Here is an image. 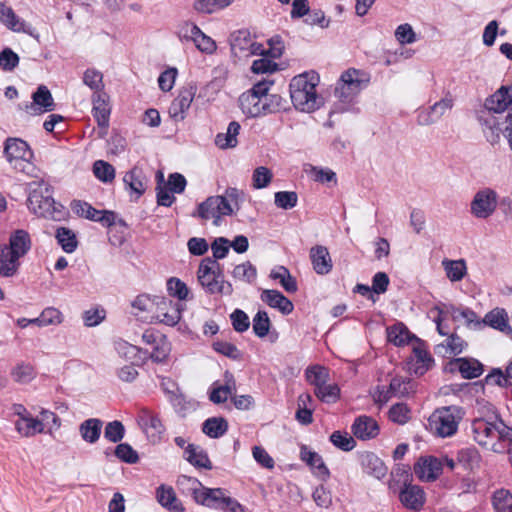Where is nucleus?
Listing matches in <instances>:
<instances>
[{
	"mask_svg": "<svg viewBox=\"0 0 512 512\" xmlns=\"http://www.w3.org/2000/svg\"><path fill=\"white\" fill-rule=\"evenodd\" d=\"M476 416L471 421L469 435L481 447L494 453H504L512 444V427L506 425L495 406L485 399L476 401Z\"/></svg>",
	"mask_w": 512,
	"mask_h": 512,
	"instance_id": "1",
	"label": "nucleus"
},
{
	"mask_svg": "<svg viewBox=\"0 0 512 512\" xmlns=\"http://www.w3.org/2000/svg\"><path fill=\"white\" fill-rule=\"evenodd\" d=\"M41 175L28 184V209L38 217L60 221L65 216L64 207L55 202L51 185Z\"/></svg>",
	"mask_w": 512,
	"mask_h": 512,
	"instance_id": "2",
	"label": "nucleus"
},
{
	"mask_svg": "<svg viewBox=\"0 0 512 512\" xmlns=\"http://www.w3.org/2000/svg\"><path fill=\"white\" fill-rule=\"evenodd\" d=\"M319 75L314 72H304L292 78L289 90L294 107L302 112H312L319 108V98L316 87Z\"/></svg>",
	"mask_w": 512,
	"mask_h": 512,
	"instance_id": "3",
	"label": "nucleus"
},
{
	"mask_svg": "<svg viewBox=\"0 0 512 512\" xmlns=\"http://www.w3.org/2000/svg\"><path fill=\"white\" fill-rule=\"evenodd\" d=\"M511 104L512 96L509 93V89L505 86H501L485 101V107L488 112L479 115L478 120L482 126L487 141L492 145L499 142L501 130L500 123L492 112L503 113Z\"/></svg>",
	"mask_w": 512,
	"mask_h": 512,
	"instance_id": "4",
	"label": "nucleus"
},
{
	"mask_svg": "<svg viewBox=\"0 0 512 512\" xmlns=\"http://www.w3.org/2000/svg\"><path fill=\"white\" fill-rule=\"evenodd\" d=\"M242 196L240 190L228 187L223 195L210 196L197 207V216L204 220L213 219L218 225L224 216H231L235 209H239V200Z\"/></svg>",
	"mask_w": 512,
	"mask_h": 512,
	"instance_id": "5",
	"label": "nucleus"
},
{
	"mask_svg": "<svg viewBox=\"0 0 512 512\" xmlns=\"http://www.w3.org/2000/svg\"><path fill=\"white\" fill-rule=\"evenodd\" d=\"M3 155L16 172L32 178H39L41 170L33 163L34 153L29 144L21 138L8 137L4 142Z\"/></svg>",
	"mask_w": 512,
	"mask_h": 512,
	"instance_id": "6",
	"label": "nucleus"
},
{
	"mask_svg": "<svg viewBox=\"0 0 512 512\" xmlns=\"http://www.w3.org/2000/svg\"><path fill=\"white\" fill-rule=\"evenodd\" d=\"M197 279L201 287L208 294L231 295L233 286L224 279L223 268L220 263L210 257L201 260L198 270Z\"/></svg>",
	"mask_w": 512,
	"mask_h": 512,
	"instance_id": "7",
	"label": "nucleus"
},
{
	"mask_svg": "<svg viewBox=\"0 0 512 512\" xmlns=\"http://www.w3.org/2000/svg\"><path fill=\"white\" fill-rule=\"evenodd\" d=\"M464 414L463 408L456 405L437 408L428 418L427 429L439 438L452 437L457 433Z\"/></svg>",
	"mask_w": 512,
	"mask_h": 512,
	"instance_id": "8",
	"label": "nucleus"
},
{
	"mask_svg": "<svg viewBox=\"0 0 512 512\" xmlns=\"http://www.w3.org/2000/svg\"><path fill=\"white\" fill-rule=\"evenodd\" d=\"M196 503L224 512H245V507L236 499L226 496L221 488L204 487L201 492H198Z\"/></svg>",
	"mask_w": 512,
	"mask_h": 512,
	"instance_id": "9",
	"label": "nucleus"
},
{
	"mask_svg": "<svg viewBox=\"0 0 512 512\" xmlns=\"http://www.w3.org/2000/svg\"><path fill=\"white\" fill-rule=\"evenodd\" d=\"M231 50L235 55L243 54V56L264 55L265 47L261 43H257L254 37L247 29H240L230 35Z\"/></svg>",
	"mask_w": 512,
	"mask_h": 512,
	"instance_id": "10",
	"label": "nucleus"
},
{
	"mask_svg": "<svg viewBox=\"0 0 512 512\" xmlns=\"http://www.w3.org/2000/svg\"><path fill=\"white\" fill-rule=\"evenodd\" d=\"M497 207V193L490 189L485 188L479 190L471 202V213L479 219L488 218L493 214Z\"/></svg>",
	"mask_w": 512,
	"mask_h": 512,
	"instance_id": "11",
	"label": "nucleus"
},
{
	"mask_svg": "<svg viewBox=\"0 0 512 512\" xmlns=\"http://www.w3.org/2000/svg\"><path fill=\"white\" fill-rule=\"evenodd\" d=\"M454 106L453 98L448 94L435 102L427 109L420 110L417 114V123L421 126H429L438 122L441 117Z\"/></svg>",
	"mask_w": 512,
	"mask_h": 512,
	"instance_id": "12",
	"label": "nucleus"
},
{
	"mask_svg": "<svg viewBox=\"0 0 512 512\" xmlns=\"http://www.w3.org/2000/svg\"><path fill=\"white\" fill-rule=\"evenodd\" d=\"M184 305L170 299L160 298L157 302L156 319L165 325L175 326L181 319Z\"/></svg>",
	"mask_w": 512,
	"mask_h": 512,
	"instance_id": "13",
	"label": "nucleus"
},
{
	"mask_svg": "<svg viewBox=\"0 0 512 512\" xmlns=\"http://www.w3.org/2000/svg\"><path fill=\"white\" fill-rule=\"evenodd\" d=\"M196 87L189 86L180 91L179 95L172 101L168 113L170 117L176 121H182L186 117L191 103L195 97Z\"/></svg>",
	"mask_w": 512,
	"mask_h": 512,
	"instance_id": "14",
	"label": "nucleus"
},
{
	"mask_svg": "<svg viewBox=\"0 0 512 512\" xmlns=\"http://www.w3.org/2000/svg\"><path fill=\"white\" fill-rule=\"evenodd\" d=\"M32 102L26 104L25 110L30 114H42L55 109V103L51 92L45 85H40L32 94Z\"/></svg>",
	"mask_w": 512,
	"mask_h": 512,
	"instance_id": "15",
	"label": "nucleus"
},
{
	"mask_svg": "<svg viewBox=\"0 0 512 512\" xmlns=\"http://www.w3.org/2000/svg\"><path fill=\"white\" fill-rule=\"evenodd\" d=\"M443 463L436 457L420 458L414 464L415 475L424 481H434L442 473Z\"/></svg>",
	"mask_w": 512,
	"mask_h": 512,
	"instance_id": "16",
	"label": "nucleus"
},
{
	"mask_svg": "<svg viewBox=\"0 0 512 512\" xmlns=\"http://www.w3.org/2000/svg\"><path fill=\"white\" fill-rule=\"evenodd\" d=\"M309 258L313 270L318 275H327L333 268L329 250L323 245H315L309 251Z\"/></svg>",
	"mask_w": 512,
	"mask_h": 512,
	"instance_id": "17",
	"label": "nucleus"
},
{
	"mask_svg": "<svg viewBox=\"0 0 512 512\" xmlns=\"http://www.w3.org/2000/svg\"><path fill=\"white\" fill-rule=\"evenodd\" d=\"M351 429L354 436L361 440L372 439L379 434V425L376 420L366 415L357 417Z\"/></svg>",
	"mask_w": 512,
	"mask_h": 512,
	"instance_id": "18",
	"label": "nucleus"
},
{
	"mask_svg": "<svg viewBox=\"0 0 512 512\" xmlns=\"http://www.w3.org/2000/svg\"><path fill=\"white\" fill-rule=\"evenodd\" d=\"M362 469L369 475L382 479L387 474V467L384 462L373 452L365 451L359 455Z\"/></svg>",
	"mask_w": 512,
	"mask_h": 512,
	"instance_id": "19",
	"label": "nucleus"
},
{
	"mask_svg": "<svg viewBox=\"0 0 512 512\" xmlns=\"http://www.w3.org/2000/svg\"><path fill=\"white\" fill-rule=\"evenodd\" d=\"M138 423L153 442L158 441L164 432V426L159 417L148 410L141 412Z\"/></svg>",
	"mask_w": 512,
	"mask_h": 512,
	"instance_id": "20",
	"label": "nucleus"
},
{
	"mask_svg": "<svg viewBox=\"0 0 512 512\" xmlns=\"http://www.w3.org/2000/svg\"><path fill=\"white\" fill-rule=\"evenodd\" d=\"M261 300L271 308L289 315L294 310L293 303L278 290L265 289L260 295Z\"/></svg>",
	"mask_w": 512,
	"mask_h": 512,
	"instance_id": "21",
	"label": "nucleus"
},
{
	"mask_svg": "<svg viewBox=\"0 0 512 512\" xmlns=\"http://www.w3.org/2000/svg\"><path fill=\"white\" fill-rule=\"evenodd\" d=\"M3 246L8 248L13 255L22 258L31 249L30 235L25 230H15L9 237V244Z\"/></svg>",
	"mask_w": 512,
	"mask_h": 512,
	"instance_id": "22",
	"label": "nucleus"
},
{
	"mask_svg": "<svg viewBox=\"0 0 512 512\" xmlns=\"http://www.w3.org/2000/svg\"><path fill=\"white\" fill-rule=\"evenodd\" d=\"M92 104L93 117L97 121V124L102 128L108 127L111 108L108 102L107 94L104 92L93 94Z\"/></svg>",
	"mask_w": 512,
	"mask_h": 512,
	"instance_id": "23",
	"label": "nucleus"
},
{
	"mask_svg": "<svg viewBox=\"0 0 512 512\" xmlns=\"http://www.w3.org/2000/svg\"><path fill=\"white\" fill-rule=\"evenodd\" d=\"M300 459L305 462L318 477L323 479L329 477V469L326 467L322 457L318 453L310 450L306 445H302L300 448Z\"/></svg>",
	"mask_w": 512,
	"mask_h": 512,
	"instance_id": "24",
	"label": "nucleus"
},
{
	"mask_svg": "<svg viewBox=\"0 0 512 512\" xmlns=\"http://www.w3.org/2000/svg\"><path fill=\"white\" fill-rule=\"evenodd\" d=\"M158 503L170 512H184V506L177 498L174 489L170 486L160 485L156 490Z\"/></svg>",
	"mask_w": 512,
	"mask_h": 512,
	"instance_id": "25",
	"label": "nucleus"
},
{
	"mask_svg": "<svg viewBox=\"0 0 512 512\" xmlns=\"http://www.w3.org/2000/svg\"><path fill=\"white\" fill-rule=\"evenodd\" d=\"M334 95L337 98V101L333 105L331 114L348 111L351 103L358 95V93L353 91L349 86H345V84L341 81H338L335 87Z\"/></svg>",
	"mask_w": 512,
	"mask_h": 512,
	"instance_id": "26",
	"label": "nucleus"
},
{
	"mask_svg": "<svg viewBox=\"0 0 512 512\" xmlns=\"http://www.w3.org/2000/svg\"><path fill=\"white\" fill-rule=\"evenodd\" d=\"M265 98H259L250 92H245L239 97V105L242 112L248 117H258L265 112Z\"/></svg>",
	"mask_w": 512,
	"mask_h": 512,
	"instance_id": "27",
	"label": "nucleus"
},
{
	"mask_svg": "<svg viewBox=\"0 0 512 512\" xmlns=\"http://www.w3.org/2000/svg\"><path fill=\"white\" fill-rule=\"evenodd\" d=\"M425 494L421 487L406 484L400 493V501L410 509L417 510L424 504Z\"/></svg>",
	"mask_w": 512,
	"mask_h": 512,
	"instance_id": "28",
	"label": "nucleus"
},
{
	"mask_svg": "<svg viewBox=\"0 0 512 512\" xmlns=\"http://www.w3.org/2000/svg\"><path fill=\"white\" fill-rule=\"evenodd\" d=\"M145 176L143 171L139 167H133L131 170L125 173L123 182L126 189H129L131 193L136 195L138 199L145 192Z\"/></svg>",
	"mask_w": 512,
	"mask_h": 512,
	"instance_id": "29",
	"label": "nucleus"
},
{
	"mask_svg": "<svg viewBox=\"0 0 512 512\" xmlns=\"http://www.w3.org/2000/svg\"><path fill=\"white\" fill-rule=\"evenodd\" d=\"M454 322H463L468 328L478 329L482 322L478 315L469 308L455 307L451 305L448 309Z\"/></svg>",
	"mask_w": 512,
	"mask_h": 512,
	"instance_id": "30",
	"label": "nucleus"
},
{
	"mask_svg": "<svg viewBox=\"0 0 512 512\" xmlns=\"http://www.w3.org/2000/svg\"><path fill=\"white\" fill-rule=\"evenodd\" d=\"M369 75L361 70L349 69L342 73L339 81L349 86L353 91L359 93L369 83Z\"/></svg>",
	"mask_w": 512,
	"mask_h": 512,
	"instance_id": "31",
	"label": "nucleus"
},
{
	"mask_svg": "<svg viewBox=\"0 0 512 512\" xmlns=\"http://www.w3.org/2000/svg\"><path fill=\"white\" fill-rule=\"evenodd\" d=\"M432 362L433 360L431 356L425 349L421 347H414L413 355L408 363L409 370L413 371L417 375H423L429 370Z\"/></svg>",
	"mask_w": 512,
	"mask_h": 512,
	"instance_id": "32",
	"label": "nucleus"
},
{
	"mask_svg": "<svg viewBox=\"0 0 512 512\" xmlns=\"http://www.w3.org/2000/svg\"><path fill=\"white\" fill-rule=\"evenodd\" d=\"M184 458L194 467L207 470L212 469L211 461L208 454L200 446L188 444L184 452Z\"/></svg>",
	"mask_w": 512,
	"mask_h": 512,
	"instance_id": "33",
	"label": "nucleus"
},
{
	"mask_svg": "<svg viewBox=\"0 0 512 512\" xmlns=\"http://www.w3.org/2000/svg\"><path fill=\"white\" fill-rule=\"evenodd\" d=\"M19 257L13 255L8 248L0 246V276H14L20 266Z\"/></svg>",
	"mask_w": 512,
	"mask_h": 512,
	"instance_id": "34",
	"label": "nucleus"
},
{
	"mask_svg": "<svg viewBox=\"0 0 512 512\" xmlns=\"http://www.w3.org/2000/svg\"><path fill=\"white\" fill-rule=\"evenodd\" d=\"M15 429L23 437H32L44 431V424L31 415L22 416L15 422Z\"/></svg>",
	"mask_w": 512,
	"mask_h": 512,
	"instance_id": "35",
	"label": "nucleus"
},
{
	"mask_svg": "<svg viewBox=\"0 0 512 512\" xmlns=\"http://www.w3.org/2000/svg\"><path fill=\"white\" fill-rule=\"evenodd\" d=\"M456 461L464 469L474 470L480 466L481 455L478 449L474 446L464 447L458 450L456 454Z\"/></svg>",
	"mask_w": 512,
	"mask_h": 512,
	"instance_id": "36",
	"label": "nucleus"
},
{
	"mask_svg": "<svg viewBox=\"0 0 512 512\" xmlns=\"http://www.w3.org/2000/svg\"><path fill=\"white\" fill-rule=\"evenodd\" d=\"M467 347V343L457 334L448 335L443 343L436 346L435 352L443 356L461 354Z\"/></svg>",
	"mask_w": 512,
	"mask_h": 512,
	"instance_id": "37",
	"label": "nucleus"
},
{
	"mask_svg": "<svg viewBox=\"0 0 512 512\" xmlns=\"http://www.w3.org/2000/svg\"><path fill=\"white\" fill-rule=\"evenodd\" d=\"M452 363L465 379L477 378L483 373V365L473 358H456Z\"/></svg>",
	"mask_w": 512,
	"mask_h": 512,
	"instance_id": "38",
	"label": "nucleus"
},
{
	"mask_svg": "<svg viewBox=\"0 0 512 512\" xmlns=\"http://www.w3.org/2000/svg\"><path fill=\"white\" fill-rule=\"evenodd\" d=\"M241 126L237 121H232L227 127L226 133H218L215 137V144L221 149L234 148L238 144L237 136Z\"/></svg>",
	"mask_w": 512,
	"mask_h": 512,
	"instance_id": "39",
	"label": "nucleus"
},
{
	"mask_svg": "<svg viewBox=\"0 0 512 512\" xmlns=\"http://www.w3.org/2000/svg\"><path fill=\"white\" fill-rule=\"evenodd\" d=\"M102 421L97 418H90L83 421L79 426L82 439L90 444L97 442L101 435Z\"/></svg>",
	"mask_w": 512,
	"mask_h": 512,
	"instance_id": "40",
	"label": "nucleus"
},
{
	"mask_svg": "<svg viewBox=\"0 0 512 512\" xmlns=\"http://www.w3.org/2000/svg\"><path fill=\"white\" fill-rule=\"evenodd\" d=\"M270 278L278 280L283 289L288 293H295L298 290L296 279L284 266H277L270 272Z\"/></svg>",
	"mask_w": 512,
	"mask_h": 512,
	"instance_id": "41",
	"label": "nucleus"
},
{
	"mask_svg": "<svg viewBox=\"0 0 512 512\" xmlns=\"http://www.w3.org/2000/svg\"><path fill=\"white\" fill-rule=\"evenodd\" d=\"M481 322L482 326L488 325L502 332L509 328L507 313L501 308H495L488 312Z\"/></svg>",
	"mask_w": 512,
	"mask_h": 512,
	"instance_id": "42",
	"label": "nucleus"
},
{
	"mask_svg": "<svg viewBox=\"0 0 512 512\" xmlns=\"http://www.w3.org/2000/svg\"><path fill=\"white\" fill-rule=\"evenodd\" d=\"M443 269L446 272L447 278L451 282H458L464 278L467 273L466 262L463 259L449 260L444 259L442 261Z\"/></svg>",
	"mask_w": 512,
	"mask_h": 512,
	"instance_id": "43",
	"label": "nucleus"
},
{
	"mask_svg": "<svg viewBox=\"0 0 512 512\" xmlns=\"http://www.w3.org/2000/svg\"><path fill=\"white\" fill-rule=\"evenodd\" d=\"M228 429L227 421L222 417H211L204 421L202 431L210 438L223 436Z\"/></svg>",
	"mask_w": 512,
	"mask_h": 512,
	"instance_id": "44",
	"label": "nucleus"
},
{
	"mask_svg": "<svg viewBox=\"0 0 512 512\" xmlns=\"http://www.w3.org/2000/svg\"><path fill=\"white\" fill-rule=\"evenodd\" d=\"M55 238L66 253H73L77 249L78 240L71 229L66 227L57 228Z\"/></svg>",
	"mask_w": 512,
	"mask_h": 512,
	"instance_id": "45",
	"label": "nucleus"
},
{
	"mask_svg": "<svg viewBox=\"0 0 512 512\" xmlns=\"http://www.w3.org/2000/svg\"><path fill=\"white\" fill-rule=\"evenodd\" d=\"M0 22L12 31H24V22L20 21L13 9L4 3H0Z\"/></svg>",
	"mask_w": 512,
	"mask_h": 512,
	"instance_id": "46",
	"label": "nucleus"
},
{
	"mask_svg": "<svg viewBox=\"0 0 512 512\" xmlns=\"http://www.w3.org/2000/svg\"><path fill=\"white\" fill-rule=\"evenodd\" d=\"M315 396L323 403L333 404L340 399V388L336 383L326 382L314 389Z\"/></svg>",
	"mask_w": 512,
	"mask_h": 512,
	"instance_id": "47",
	"label": "nucleus"
},
{
	"mask_svg": "<svg viewBox=\"0 0 512 512\" xmlns=\"http://www.w3.org/2000/svg\"><path fill=\"white\" fill-rule=\"evenodd\" d=\"M306 380L317 389L319 386L324 385L329 380V371L321 365L309 366L305 370Z\"/></svg>",
	"mask_w": 512,
	"mask_h": 512,
	"instance_id": "48",
	"label": "nucleus"
},
{
	"mask_svg": "<svg viewBox=\"0 0 512 512\" xmlns=\"http://www.w3.org/2000/svg\"><path fill=\"white\" fill-rule=\"evenodd\" d=\"M388 341L396 346H403L410 340V332L403 323H396L387 328Z\"/></svg>",
	"mask_w": 512,
	"mask_h": 512,
	"instance_id": "49",
	"label": "nucleus"
},
{
	"mask_svg": "<svg viewBox=\"0 0 512 512\" xmlns=\"http://www.w3.org/2000/svg\"><path fill=\"white\" fill-rule=\"evenodd\" d=\"M389 387L393 397H406L414 392V383L407 378L394 377L391 379Z\"/></svg>",
	"mask_w": 512,
	"mask_h": 512,
	"instance_id": "50",
	"label": "nucleus"
},
{
	"mask_svg": "<svg viewBox=\"0 0 512 512\" xmlns=\"http://www.w3.org/2000/svg\"><path fill=\"white\" fill-rule=\"evenodd\" d=\"M177 486L182 490V492L190 494L195 501L196 496H198V492H201L204 488L197 478L187 475H180L178 477Z\"/></svg>",
	"mask_w": 512,
	"mask_h": 512,
	"instance_id": "51",
	"label": "nucleus"
},
{
	"mask_svg": "<svg viewBox=\"0 0 512 512\" xmlns=\"http://www.w3.org/2000/svg\"><path fill=\"white\" fill-rule=\"evenodd\" d=\"M83 83L93 91V94L103 92V74L95 68H88L84 72Z\"/></svg>",
	"mask_w": 512,
	"mask_h": 512,
	"instance_id": "52",
	"label": "nucleus"
},
{
	"mask_svg": "<svg viewBox=\"0 0 512 512\" xmlns=\"http://www.w3.org/2000/svg\"><path fill=\"white\" fill-rule=\"evenodd\" d=\"M93 173L103 183H111L115 178V168L104 160L93 163Z\"/></svg>",
	"mask_w": 512,
	"mask_h": 512,
	"instance_id": "53",
	"label": "nucleus"
},
{
	"mask_svg": "<svg viewBox=\"0 0 512 512\" xmlns=\"http://www.w3.org/2000/svg\"><path fill=\"white\" fill-rule=\"evenodd\" d=\"M232 276L236 280L250 284L256 279L257 270L250 262H245L234 267Z\"/></svg>",
	"mask_w": 512,
	"mask_h": 512,
	"instance_id": "54",
	"label": "nucleus"
},
{
	"mask_svg": "<svg viewBox=\"0 0 512 512\" xmlns=\"http://www.w3.org/2000/svg\"><path fill=\"white\" fill-rule=\"evenodd\" d=\"M298 203V194L295 191H278L274 194V204L276 207L290 210Z\"/></svg>",
	"mask_w": 512,
	"mask_h": 512,
	"instance_id": "55",
	"label": "nucleus"
},
{
	"mask_svg": "<svg viewBox=\"0 0 512 512\" xmlns=\"http://www.w3.org/2000/svg\"><path fill=\"white\" fill-rule=\"evenodd\" d=\"M71 208L76 215L91 221H96L97 217L100 215V210L95 209L89 203L81 200L72 201Z\"/></svg>",
	"mask_w": 512,
	"mask_h": 512,
	"instance_id": "56",
	"label": "nucleus"
},
{
	"mask_svg": "<svg viewBox=\"0 0 512 512\" xmlns=\"http://www.w3.org/2000/svg\"><path fill=\"white\" fill-rule=\"evenodd\" d=\"M493 506L497 512H509L512 509V494L505 489L495 491Z\"/></svg>",
	"mask_w": 512,
	"mask_h": 512,
	"instance_id": "57",
	"label": "nucleus"
},
{
	"mask_svg": "<svg viewBox=\"0 0 512 512\" xmlns=\"http://www.w3.org/2000/svg\"><path fill=\"white\" fill-rule=\"evenodd\" d=\"M330 441L335 447L346 452L351 451L356 445V442L351 435L347 432L341 431H334L330 435Z\"/></svg>",
	"mask_w": 512,
	"mask_h": 512,
	"instance_id": "58",
	"label": "nucleus"
},
{
	"mask_svg": "<svg viewBox=\"0 0 512 512\" xmlns=\"http://www.w3.org/2000/svg\"><path fill=\"white\" fill-rule=\"evenodd\" d=\"M271 323L266 311L259 310L253 318V331L259 338L265 337L270 329Z\"/></svg>",
	"mask_w": 512,
	"mask_h": 512,
	"instance_id": "59",
	"label": "nucleus"
},
{
	"mask_svg": "<svg viewBox=\"0 0 512 512\" xmlns=\"http://www.w3.org/2000/svg\"><path fill=\"white\" fill-rule=\"evenodd\" d=\"M167 291L170 296L177 298L179 301L186 300L189 294L187 285L175 277L167 281Z\"/></svg>",
	"mask_w": 512,
	"mask_h": 512,
	"instance_id": "60",
	"label": "nucleus"
},
{
	"mask_svg": "<svg viewBox=\"0 0 512 512\" xmlns=\"http://www.w3.org/2000/svg\"><path fill=\"white\" fill-rule=\"evenodd\" d=\"M34 367L30 364H18L12 371V377L16 382L26 384L35 378Z\"/></svg>",
	"mask_w": 512,
	"mask_h": 512,
	"instance_id": "61",
	"label": "nucleus"
},
{
	"mask_svg": "<svg viewBox=\"0 0 512 512\" xmlns=\"http://www.w3.org/2000/svg\"><path fill=\"white\" fill-rule=\"evenodd\" d=\"M388 415L392 422L403 425L409 421L411 411L406 404L397 403L390 408Z\"/></svg>",
	"mask_w": 512,
	"mask_h": 512,
	"instance_id": "62",
	"label": "nucleus"
},
{
	"mask_svg": "<svg viewBox=\"0 0 512 512\" xmlns=\"http://www.w3.org/2000/svg\"><path fill=\"white\" fill-rule=\"evenodd\" d=\"M271 171L264 166L257 167L252 175V186L254 189H263L272 181Z\"/></svg>",
	"mask_w": 512,
	"mask_h": 512,
	"instance_id": "63",
	"label": "nucleus"
},
{
	"mask_svg": "<svg viewBox=\"0 0 512 512\" xmlns=\"http://www.w3.org/2000/svg\"><path fill=\"white\" fill-rule=\"evenodd\" d=\"M124 435L125 428L120 421L114 420L112 422L107 423L104 430V437L108 441L112 443H117L123 439Z\"/></svg>",
	"mask_w": 512,
	"mask_h": 512,
	"instance_id": "64",
	"label": "nucleus"
}]
</instances>
